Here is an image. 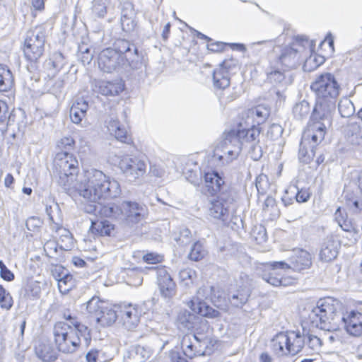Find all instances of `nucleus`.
<instances>
[{
    "label": "nucleus",
    "instance_id": "f257e3e1",
    "mask_svg": "<svg viewBox=\"0 0 362 362\" xmlns=\"http://www.w3.org/2000/svg\"><path fill=\"white\" fill-rule=\"evenodd\" d=\"M310 88L316 95V103L311 115L313 123L302 136L298 152L300 160L305 163H309L313 159L317 146L332 127L340 92L339 84L330 73L318 75L311 83Z\"/></svg>",
    "mask_w": 362,
    "mask_h": 362
},
{
    "label": "nucleus",
    "instance_id": "f03ea898",
    "mask_svg": "<svg viewBox=\"0 0 362 362\" xmlns=\"http://www.w3.org/2000/svg\"><path fill=\"white\" fill-rule=\"evenodd\" d=\"M53 165L57 183L69 194L77 192L86 199L96 201L103 197H116L120 192L119 182L100 170L88 172L83 180L78 181V160L69 152H58Z\"/></svg>",
    "mask_w": 362,
    "mask_h": 362
},
{
    "label": "nucleus",
    "instance_id": "7ed1b4c3",
    "mask_svg": "<svg viewBox=\"0 0 362 362\" xmlns=\"http://www.w3.org/2000/svg\"><path fill=\"white\" fill-rule=\"evenodd\" d=\"M312 264L310 254L305 250L296 249L289 258V263L284 261L269 262L262 264L263 269L260 274L264 281L273 286H286L291 284L288 278L281 277L277 269H291L293 271L300 272L308 269Z\"/></svg>",
    "mask_w": 362,
    "mask_h": 362
},
{
    "label": "nucleus",
    "instance_id": "20e7f679",
    "mask_svg": "<svg viewBox=\"0 0 362 362\" xmlns=\"http://www.w3.org/2000/svg\"><path fill=\"white\" fill-rule=\"evenodd\" d=\"M72 327L67 322H58L54 327V342L59 351L64 354L76 352L81 345L88 346L91 340L90 330L84 325Z\"/></svg>",
    "mask_w": 362,
    "mask_h": 362
},
{
    "label": "nucleus",
    "instance_id": "39448f33",
    "mask_svg": "<svg viewBox=\"0 0 362 362\" xmlns=\"http://www.w3.org/2000/svg\"><path fill=\"white\" fill-rule=\"evenodd\" d=\"M338 306V300L332 298L319 300L308 315L312 326L324 330L332 329L331 323L337 316Z\"/></svg>",
    "mask_w": 362,
    "mask_h": 362
},
{
    "label": "nucleus",
    "instance_id": "423d86ee",
    "mask_svg": "<svg viewBox=\"0 0 362 362\" xmlns=\"http://www.w3.org/2000/svg\"><path fill=\"white\" fill-rule=\"evenodd\" d=\"M45 33L41 27L29 30L24 41L23 53L30 62H36L45 50Z\"/></svg>",
    "mask_w": 362,
    "mask_h": 362
},
{
    "label": "nucleus",
    "instance_id": "0eeeda50",
    "mask_svg": "<svg viewBox=\"0 0 362 362\" xmlns=\"http://www.w3.org/2000/svg\"><path fill=\"white\" fill-rule=\"evenodd\" d=\"M245 128L238 130H231L225 134V142H235L242 146H248L253 144L259 143L260 129L255 126V122H245Z\"/></svg>",
    "mask_w": 362,
    "mask_h": 362
},
{
    "label": "nucleus",
    "instance_id": "6e6552de",
    "mask_svg": "<svg viewBox=\"0 0 362 362\" xmlns=\"http://www.w3.org/2000/svg\"><path fill=\"white\" fill-rule=\"evenodd\" d=\"M234 197L232 192H222L210 202L209 215L226 222L233 210Z\"/></svg>",
    "mask_w": 362,
    "mask_h": 362
},
{
    "label": "nucleus",
    "instance_id": "1a4fd4ad",
    "mask_svg": "<svg viewBox=\"0 0 362 362\" xmlns=\"http://www.w3.org/2000/svg\"><path fill=\"white\" fill-rule=\"evenodd\" d=\"M119 168L129 181H135L146 173V163L140 156H126L120 159Z\"/></svg>",
    "mask_w": 362,
    "mask_h": 362
},
{
    "label": "nucleus",
    "instance_id": "9d476101",
    "mask_svg": "<svg viewBox=\"0 0 362 362\" xmlns=\"http://www.w3.org/2000/svg\"><path fill=\"white\" fill-rule=\"evenodd\" d=\"M198 339L190 334H185L181 340V347L184 354L189 358H193L197 356L210 355L213 349L206 346L207 339H204L202 336Z\"/></svg>",
    "mask_w": 362,
    "mask_h": 362
},
{
    "label": "nucleus",
    "instance_id": "9b49d317",
    "mask_svg": "<svg viewBox=\"0 0 362 362\" xmlns=\"http://www.w3.org/2000/svg\"><path fill=\"white\" fill-rule=\"evenodd\" d=\"M122 209L120 222L128 226H133L144 220L147 212L144 205L131 201L122 202Z\"/></svg>",
    "mask_w": 362,
    "mask_h": 362
},
{
    "label": "nucleus",
    "instance_id": "f8f14e48",
    "mask_svg": "<svg viewBox=\"0 0 362 362\" xmlns=\"http://www.w3.org/2000/svg\"><path fill=\"white\" fill-rule=\"evenodd\" d=\"M121 193V192H119ZM120 194H119L116 197H103L98 199L96 201H91L87 199L88 202H93V204L87 205L85 207V211L89 214H99L100 216L111 218L115 220L120 221L121 216H122V203L120 204H117L115 203H108L107 204H103L99 202V201L102 199H107V198H116Z\"/></svg>",
    "mask_w": 362,
    "mask_h": 362
},
{
    "label": "nucleus",
    "instance_id": "ddd939ff",
    "mask_svg": "<svg viewBox=\"0 0 362 362\" xmlns=\"http://www.w3.org/2000/svg\"><path fill=\"white\" fill-rule=\"evenodd\" d=\"M98 66L102 71L112 73L125 69L124 57L113 48H106L99 54Z\"/></svg>",
    "mask_w": 362,
    "mask_h": 362
},
{
    "label": "nucleus",
    "instance_id": "4468645a",
    "mask_svg": "<svg viewBox=\"0 0 362 362\" xmlns=\"http://www.w3.org/2000/svg\"><path fill=\"white\" fill-rule=\"evenodd\" d=\"M241 151L240 145L235 142H225V138L217 146L212 156V159L217 165H224L236 159Z\"/></svg>",
    "mask_w": 362,
    "mask_h": 362
},
{
    "label": "nucleus",
    "instance_id": "2eb2a0df",
    "mask_svg": "<svg viewBox=\"0 0 362 362\" xmlns=\"http://www.w3.org/2000/svg\"><path fill=\"white\" fill-rule=\"evenodd\" d=\"M238 67V61L233 57L226 59L213 73V83L216 88L225 90L229 87L230 72Z\"/></svg>",
    "mask_w": 362,
    "mask_h": 362
},
{
    "label": "nucleus",
    "instance_id": "dca6fc26",
    "mask_svg": "<svg viewBox=\"0 0 362 362\" xmlns=\"http://www.w3.org/2000/svg\"><path fill=\"white\" fill-rule=\"evenodd\" d=\"M156 273L157 282L161 295L165 298H172L176 293V284L168 272L165 267H151Z\"/></svg>",
    "mask_w": 362,
    "mask_h": 362
},
{
    "label": "nucleus",
    "instance_id": "f3484780",
    "mask_svg": "<svg viewBox=\"0 0 362 362\" xmlns=\"http://www.w3.org/2000/svg\"><path fill=\"white\" fill-rule=\"evenodd\" d=\"M267 80L276 88L286 90L292 83L291 75H286V71L274 65H270L266 69Z\"/></svg>",
    "mask_w": 362,
    "mask_h": 362
},
{
    "label": "nucleus",
    "instance_id": "a211bd4d",
    "mask_svg": "<svg viewBox=\"0 0 362 362\" xmlns=\"http://www.w3.org/2000/svg\"><path fill=\"white\" fill-rule=\"evenodd\" d=\"M302 41V37H297L296 42H293L291 46L283 48L278 58V62H280L282 65L288 69L295 68L298 63V54L299 49L298 47L303 46L301 45Z\"/></svg>",
    "mask_w": 362,
    "mask_h": 362
},
{
    "label": "nucleus",
    "instance_id": "6ab92c4d",
    "mask_svg": "<svg viewBox=\"0 0 362 362\" xmlns=\"http://www.w3.org/2000/svg\"><path fill=\"white\" fill-rule=\"evenodd\" d=\"M205 187L207 192L214 195L222 192H231L228 190L223 177L216 171L207 172L204 174Z\"/></svg>",
    "mask_w": 362,
    "mask_h": 362
},
{
    "label": "nucleus",
    "instance_id": "aec40b11",
    "mask_svg": "<svg viewBox=\"0 0 362 362\" xmlns=\"http://www.w3.org/2000/svg\"><path fill=\"white\" fill-rule=\"evenodd\" d=\"M341 320L348 334L354 337L362 334V313L353 310L343 316Z\"/></svg>",
    "mask_w": 362,
    "mask_h": 362
},
{
    "label": "nucleus",
    "instance_id": "412c9836",
    "mask_svg": "<svg viewBox=\"0 0 362 362\" xmlns=\"http://www.w3.org/2000/svg\"><path fill=\"white\" fill-rule=\"evenodd\" d=\"M124 327L128 330L134 329L139 325L141 311H139L138 306L129 304L120 310Z\"/></svg>",
    "mask_w": 362,
    "mask_h": 362
},
{
    "label": "nucleus",
    "instance_id": "4be33fe9",
    "mask_svg": "<svg viewBox=\"0 0 362 362\" xmlns=\"http://www.w3.org/2000/svg\"><path fill=\"white\" fill-rule=\"evenodd\" d=\"M193 329L194 332L193 334L190 335L197 339H198V337L202 338L201 336H202L204 339H207L208 343H206V346L214 350L216 340L213 339L211 336V329H210L208 322L202 317H200L199 322L195 325Z\"/></svg>",
    "mask_w": 362,
    "mask_h": 362
},
{
    "label": "nucleus",
    "instance_id": "5701e85b",
    "mask_svg": "<svg viewBox=\"0 0 362 362\" xmlns=\"http://www.w3.org/2000/svg\"><path fill=\"white\" fill-rule=\"evenodd\" d=\"M98 92L105 96H115L124 90V83L121 79L112 81H103L98 83Z\"/></svg>",
    "mask_w": 362,
    "mask_h": 362
},
{
    "label": "nucleus",
    "instance_id": "b1692460",
    "mask_svg": "<svg viewBox=\"0 0 362 362\" xmlns=\"http://www.w3.org/2000/svg\"><path fill=\"white\" fill-rule=\"evenodd\" d=\"M269 115V110L262 105L247 110L244 113L245 122H255V126L264 122Z\"/></svg>",
    "mask_w": 362,
    "mask_h": 362
},
{
    "label": "nucleus",
    "instance_id": "393cba45",
    "mask_svg": "<svg viewBox=\"0 0 362 362\" xmlns=\"http://www.w3.org/2000/svg\"><path fill=\"white\" fill-rule=\"evenodd\" d=\"M338 255V244L332 238H327L320 252V259L324 262L334 260Z\"/></svg>",
    "mask_w": 362,
    "mask_h": 362
},
{
    "label": "nucleus",
    "instance_id": "a878e982",
    "mask_svg": "<svg viewBox=\"0 0 362 362\" xmlns=\"http://www.w3.org/2000/svg\"><path fill=\"white\" fill-rule=\"evenodd\" d=\"M124 59L125 68L129 66L132 69H140L142 66H146L144 55L142 52L139 51L136 46L132 47V51L126 53Z\"/></svg>",
    "mask_w": 362,
    "mask_h": 362
},
{
    "label": "nucleus",
    "instance_id": "bb28decb",
    "mask_svg": "<svg viewBox=\"0 0 362 362\" xmlns=\"http://www.w3.org/2000/svg\"><path fill=\"white\" fill-rule=\"evenodd\" d=\"M188 305L194 313L202 317L215 318L220 316V312L209 305L206 302L195 303L194 300H191L188 303Z\"/></svg>",
    "mask_w": 362,
    "mask_h": 362
},
{
    "label": "nucleus",
    "instance_id": "cd10ccee",
    "mask_svg": "<svg viewBox=\"0 0 362 362\" xmlns=\"http://www.w3.org/2000/svg\"><path fill=\"white\" fill-rule=\"evenodd\" d=\"M88 109V103L83 98H78L70 109L69 115L72 122L79 124L85 117Z\"/></svg>",
    "mask_w": 362,
    "mask_h": 362
},
{
    "label": "nucleus",
    "instance_id": "c85d7f7f",
    "mask_svg": "<svg viewBox=\"0 0 362 362\" xmlns=\"http://www.w3.org/2000/svg\"><path fill=\"white\" fill-rule=\"evenodd\" d=\"M290 338L288 333L280 332L272 339L274 351L280 355L291 354L289 352Z\"/></svg>",
    "mask_w": 362,
    "mask_h": 362
},
{
    "label": "nucleus",
    "instance_id": "c756f323",
    "mask_svg": "<svg viewBox=\"0 0 362 362\" xmlns=\"http://www.w3.org/2000/svg\"><path fill=\"white\" fill-rule=\"evenodd\" d=\"M107 128L110 132L114 133L115 138L118 141L126 144H129L132 141L130 135L125 127L120 124L118 119H111L107 122Z\"/></svg>",
    "mask_w": 362,
    "mask_h": 362
},
{
    "label": "nucleus",
    "instance_id": "7c9ffc66",
    "mask_svg": "<svg viewBox=\"0 0 362 362\" xmlns=\"http://www.w3.org/2000/svg\"><path fill=\"white\" fill-rule=\"evenodd\" d=\"M93 14L99 18H103L108 13H113L115 7L110 0H92Z\"/></svg>",
    "mask_w": 362,
    "mask_h": 362
},
{
    "label": "nucleus",
    "instance_id": "2f4dec72",
    "mask_svg": "<svg viewBox=\"0 0 362 362\" xmlns=\"http://www.w3.org/2000/svg\"><path fill=\"white\" fill-rule=\"evenodd\" d=\"M180 285L185 289L191 288L196 284L197 274L191 268H185L179 272Z\"/></svg>",
    "mask_w": 362,
    "mask_h": 362
},
{
    "label": "nucleus",
    "instance_id": "473e14b6",
    "mask_svg": "<svg viewBox=\"0 0 362 362\" xmlns=\"http://www.w3.org/2000/svg\"><path fill=\"white\" fill-rule=\"evenodd\" d=\"M250 296V291L247 288H240L228 293V300L230 304L237 308L245 304Z\"/></svg>",
    "mask_w": 362,
    "mask_h": 362
},
{
    "label": "nucleus",
    "instance_id": "72a5a7b5",
    "mask_svg": "<svg viewBox=\"0 0 362 362\" xmlns=\"http://www.w3.org/2000/svg\"><path fill=\"white\" fill-rule=\"evenodd\" d=\"M200 317L187 310L181 311L177 316V322L180 325L187 330H192L200 320Z\"/></svg>",
    "mask_w": 362,
    "mask_h": 362
},
{
    "label": "nucleus",
    "instance_id": "f704fd0d",
    "mask_svg": "<svg viewBox=\"0 0 362 362\" xmlns=\"http://www.w3.org/2000/svg\"><path fill=\"white\" fill-rule=\"evenodd\" d=\"M114 230V225L107 220L92 221L90 230L99 235H110Z\"/></svg>",
    "mask_w": 362,
    "mask_h": 362
},
{
    "label": "nucleus",
    "instance_id": "c9c22d12",
    "mask_svg": "<svg viewBox=\"0 0 362 362\" xmlns=\"http://www.w3.org/2000/svg\"><path fill=\"white\" fill-rule=\"evenodd\" d=\"M66 64L65 57L62 53L56 52L52 54V57L45 62V66L49 70H53L54 75L59 71Z\"/></svg>",
    "mask_w": 362,
    "mask_h": 362
},
{
    "label": "nucleus",
    "instance_id": "e433bc0d",
    "mask_svg": "<svg viewBox=\"0 0 362 362\" xmlns=\"http://www.w3.org/2000/svg\"><path fill=\"white\" fill-rule=\"evenodd\" d=\"M117 317V311L105 305L101 314L96 317V322L104 327L110 326L115 322Z\"/></svg>",
    "mask_w": 362,
    "mask_h": 362
},
{
    "label": "nucleus",
    "instance_id": "4c0bfd02",
    "mask_svg": "<svg viewBox=\"0 0 362 362\" xmlns=\"http://www.w3.org/2000/svg\"><path fill=\"white\" fill-rule=\"evenodd\" d=\"M290 338L289 352L291 355H296L303 349L305 344L304 337L299 332H291L288 333Z\"/></svg>",
    "mask_w": 362,
    "mask_h": 362
},
{
    "label": "nucleus",
    "instance_id": "58836bf2",
    "mask_svg": "<svg viewBox=\"0 0 362 362\" xmlns=\"http://www.w3.org/2000/svg\"><path fill=\"white\" fill-rule=\"evenodd\" d=\"M13 77L9 69L0 64V91H7L13 86Z\"/></svg>",
    "mask_w": 362,
    "mask_h": 362
},
{
    "label": "nucleus",
    "instance_id": "ea45409f",
    "mask_svg": "<svg viewBox=\"0 0 362 362\" xmlns=\"http://www.w3.org/2000/svg\"><path fill=\"white\" fill-rule=\"evenodd\" d=\"M106 303L101 300L99 297L93 296L86 303V310L90 315L95 317L101 314L102 310Z\"/></svg>",
    "mask_w": 362,
    "mask_h": 362
},
{
    "label": "nucleus",
    "instance_id": "a19ab883",
    "mask_svg": "<svg viewBox=\"0 0 362 362\" xmlns=\"http://www.w3.org/2000/svg\"><path fill=\"white\" fill-rule=\"evenodd\" d=\"M310 112V104L305 100L296 103L293 107V114L295 118L300 120L307 118Z\"/></svg>",
    "mask_w": 362,
    "mask_h": 362
},
{
    "label": "nucleus",
    "instance_id": "79ce46f5",
    "mask_svg": "<svg viewBox=\"0 0 362 362\" xmlns=\"http://www.w3.org/2000/svg\"><path fill=\"white\" fill-rule=\"evenodd\" d=\"M338 110L342 117H349L355 112L353 103L347 98L340 100L338 104Z\"/></svg>",
    "mask_w": 362,
    "mask_h": 362
},
{
    "label": "nucleus",
    "instance_id": "37998d69",
    "mask_svg": "<svg viewBox=\"0 0 362 362\" xmlns=\"http://www.w3.org/2000/svg\"><path fill=\"white\" fill-rule=\"evenodd\" d=\"M344 134L347 137L362 139V126L358 122H349L344 127Z\"/></svg>",
    "mask_w": 362,
    "mask_h": 362
},
{
    "label": "nucleus",
    "instance_id": "c03bdc74",
    "mask_svg": "<svg viewBox=\"0 0 362 362\" xmlns=\"http://www.w3.org/2000/svg\"><path fill=\"white\" fill-rule=\"evenodd\" d=\"M213 286H202L197 292L196 296L192 299L195 303L205 302V300L213 299Z\"/></svg>",
    "mask_w": 362,
    "mask_h": 362
},
{
    "label": "nucleus",
    "instance_id": "a18cd8bd",
    "mask_svg": "<svg viewBox=\"0 0 362 362\" xmlns=\"http://www.w3.org/2000/svg\"><path fill=\"white\" fill-rule=\"evenodd\" d=\"M115 48L114 49L116 52L121 54L124 58L126 56V53L132 51V47H135L136 45L134 44L130 43L128 40L120 39L118 40L115 44Z\"/></svg>",
    "mask_w": 362,
    "mask_h": 362
},
{
    "label": "nucleus",
    "instance_id": "49530a36",
    "mask_svg": "<svg viewBox=\"0 0 362 362\" xmlns=\"http://www.w3.org/2000/svg\"><path fill=\"white\" fill-rule=\"evenodd\" d=\"M13 298L2 285H0V305L2 308L9 310L13 306Z\"/></svg>",
    "mask_w": 362,
    "mask_h": 362
},
{
    "label": "nucleus",
    "instance_id": "de8ad7c7",
    "mask_svg": "<svg viewBox=\"0 0 362 362\" xmlns=\"http://www.w3.org/2000/svg\"><path fill=\"white\" fill-rule=\"evenodd\" d=\"M204 255L205 251L202 245L199 242H196L193 244L188 257L191 260L199 261L204 257Z\"/></svg>",
    "mask_w": 362,
    "mask_h": 362
},
{
    "label": "nucleus",
    "instance_id": "09e8293b",
    "mask_svg": "<svg viewBox=\"0 0 362 362\" xmlns=\"http://www.w3.org/2000/svg\"><path fill=\"white\" fill-rule=\"evenodd\" d=\"M120 23L122 30L126 33L134 31L137 26L136 17H121Z\"/></svg>",
    "mask_w": 362,
    "mask_h": 362
},
{
    "label": "nucleus",
    "instance_id": "8fccbe9b",
    "mask_svg": "<svg viewBox=\"0 0 362 362\" xmlns=\"http://www.w3.org/2000/svg\"><path fill=\"white\" fill-rule=\"evenodd\" d=\"M73 276L69 274L63 275L58 279V286L61 292L68 291L74 285Z\"/></svg>",
    "mask_w": 362,
    "mask_h": 362
},
{
    "label": "nucleus",
    "instance_id": "3c124183",
    "mask_svg": "<svg viewBox=\"0 0 362 362\" xmlns=\"http://www.w3.org/2000/svg\"><path fill=\"white\" fill-rule=\"evenodd\" d=\"M307 338V344L309 348H310L314 351H319L322 345V340L315 335L312 334H308L306 335Z\"/></svg>",
    "mask_w": 362,
    "mask_h": 362
},
{
    "label": "nucleus",
    "instance_id": "603ef678",
    "mask_svg": "<svg viewBox=\"0 0 362 362\" xmlns=\"http://www.w3.org/2000/svg\"><path fill=\"white\" fill-rule=\"evenodd\" d=\"M284 129L279 124H272L270 125L267 135V137L272 140L278 139L283 134Z\"/></svg>",
    "mask_w": 362,
    "mask_h": 362
},
{
    "label": "nucleus",
    "instance_id": "864d4df0",
    "mask_svg": "<svg viewBox=\"0 0 362 362\" xmlns=\"http://www.w3.org/2000/svg\"><path fill=\"white\" fill-rule=\"evenodd\" d=\"M245 148H248V153L253 160H259L262 158L263 152L259 143L251 144Z\"/></svg>",
    "mask_w": 362,
    "mask_h": 362
},
{
    "label": "nucleus",
    "instance_id": "5fc2aeb1",
    "mask_svg": "<svg viewBox=\"0 0 362 362\" xmlns=\"http://www.w3.org/2000/svg\"><path fill=\"white\" fill-rule=\"evenodd\" d=\"M121 17H136V11L132 2L126 1L122 4Z\"/></svg>",
    "mask_w": 362,
    "mask_h": 362
},
{
    "label": "nucleus",
    "instance_id": "6e6d98bb",
    "mask_svg": "<svg viewBox=\"0 0 362 362\" xmlns=\"http://www.w3.org/2000/svg\"><path fill=\"white\" fill-rule=\"evenodd\" d=\"M42 221L41 219L36 216H31L26 221L25 226L28 230L36 232L42 226Z\"/></svg>",
    "mask_w": 362,
    "mask_h": 362
},
{
    "label": "nucleus",
    "instance_id": "4d7b16f0",
    "mask_svg": "<svg viewBox=\"0 0 362 362\" xmlns=\"http://www.w3.org/2000/svg\"><path fill=\"white\" fill-rule=\"evenodd\" d=\"M78 49L81 52L79 57L83 64H89L93 57V53L90 52V49L84 46H80Z\"/></svg>",
    "mask_w": 362,
    "mask_h": 362
},
{
    "label": "nucleus",
    "instance_id": "13d9d810",
    "mask_svg": "<svg viewBox=\"0 0 362 362\" xmlns=\"http://www.w3.org/2000/svg\"><path fill=\"white\" fill-rule=\"evenodd\" d=\"M74 140L71 137H64L58 142V147L61 151H67L72 150L74 146Z\"/></svg>",
    "mask_w": 362,
    "mask_h": 362
},
{
    "label": "nucleus",
    "instance_id": "bf43d9fd",
    "mask_svg": "<svg viewBox=\"0 0 362 362\" xmlns=\"http://www.w3.org/2000/svg\"><path fill=\"white\" fill-rule=\"evenodd\" d=\"M238 97V93L233 89V90L230 92H223L219 96V100L222 104L227 105L228 103L236 100Z\"/></svg>",
    "mask_w": 362,
    "mask_h": 362
},
{
    "label": "nucleus",
    "instance_id": "052dcab7",
    "mask_svg": "<svg viewBox=\"0 0 362 362\" xmlns=\"http://www.w3.org/2000/svg\"><path fill=\"white\" fill-rule=\"evenodd\" d=\"M293 188H295L297 190L296 194V200L298 203H303L306 202L309 200L310 197V193L309 192V190L308 189H299L296 186H293Z\"/></svg>",
    "mask_w": 362,
    "mask_h": 362
},
{
    "label": "nucleus",
    "instance_id": "680f3d73",
    "mask_svg": "<svg viewBox=\"0 0 362 362\" xmlns=\"http://www.w3.org/2000/svg\"><path fill=\"white\" fill-rule=\"evenodd\" d=\"M131 349L134 352V354H136V356H138L141 362H144V361L149 358L151 355L150 350H148L144 346L139 345L132 347Z\"/></svg>",
    "mask_w": 362,
    "mask_h": 362
},
{
    "label": "nucleus",
    "instance_id": "e2e57ef3",
    "mask_svg": "<svg viewBox=\"0 0 362 362\" xmlns=\"http://www.w3.org/2000/svg\"><path fill=\"white\" fill-rule=\"evenodd\" d=\"M228 43H224L222 42H214L210 41L207 44V49L213 52H218L223 50L226 46H228Z\"/></svg>",
    "mask_w": 362,
    "mask_h": 362
},
{
    "label": "nucleus",
    "instance_id": "0e129e2a",
    "mask_svg": "<svg viewBox=\"0 0 362 362\" xmlns=\"http://www.w3.org/2000/svg\"><path fill=\"white\" fill-rule=\"evenodd\" d=\"M191 231L188 228H183L180 230V237L176 239L182 245H187L190 243Z\"/></svg>",
    "mask_w": 362,
    "mask_h": 362
},
{
    "label": "nucleus",
    "instance_id": "69168bd1",
    "mask_svg": "<svg viewBox=\"0 0 362 362\" xmlns=\"http://www.w3.org/2000/svg\"><path fill=\"white\" fill-rule=\"evenodd\" d=\"M8 113V108L6 103L0 100V124L6 121Z\"/></svg>",
    "mask_w": 362,
    "mask_h": 362
},
{
    "label": "nucleus",
    "instance_id": "338daca9",
    "mask_svg": "<svg viewBox=\"0 0 362 362\" xmlns=\"http://www.w3.org/2000/svg\"><path fill=\"white\" fill-rule=\"evenodd\" d=\"M123 362H141V360H139L136 354H134L132 349H129L124 356Z\"/></svg>",
    "mask_w": 362,
    "mask_h": 362
},
{
    "label": "nucleus",
    "instance_id": "774afa93",
    "mask_svg": "<svg viewBox=\"0 0 362 362\" xmlns=\"http://www.w3.org/2000/svg\"><path fill=\"white\" fill-rule=\"evenodd\" d=\"M64 82L62 79H57L51 88V90L54 95H57L62 93L64 88Z\"/></svg>",
    "mask_w": 362,
    "mask_h": 362
}]
</instances>
